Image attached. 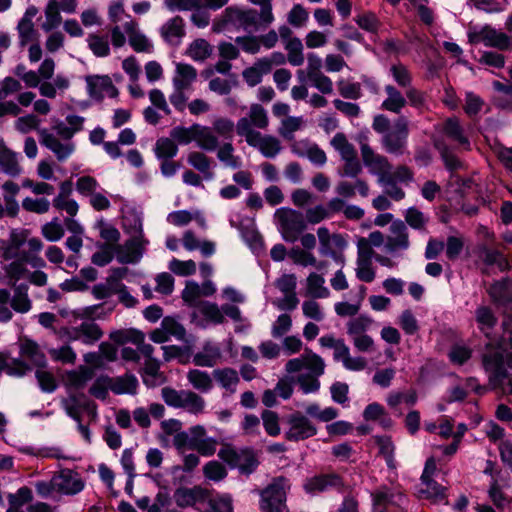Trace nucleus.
Instances as JSON below:
<instances>
[{
    "instance_id": "79ce46f5",
    "label": "nucleus",
    "mask_w": 512,
    "mask_h": 512,
    "mask_svg": "<svg viewBox=\"0 0 512 512\" xmlns=\"http://www.w3.org/2000/svg\"><path fill=\"white\" fill-rule=\"evenodd\" d=\"M11 308L17 313H27L32 308V301L28 295V286L20 284L14 287V294L10 300Z\"/></svg>"
},
{
    "instance_id": "dca6fc26",
    "label": "nucleus",
    "mask_w": 512,
    "mask_h": 512,
    "mask_svg": "<svg viewBox=\"0 0 512 512\" xmlns=\"http://www.w3.org/2000/svg\"><path fill=\"white\" fill-rule=\"evenodd\" d=\"M39 135L40 143L50 150L59 162L66 161L75 152L76 146L73 141L58 138L47 129H42Z\"/></svg>"
},
{
    "instance_id": "1a4fd4ad",
    "label": "nucleus",
    "mask_w": 512,
    "mask_h": 512,
    "mask_svg": "<svg viewBox=\"0 0 512 512\" xmlns=\"http://www.w3.org/2000/svg\"><path fill=\"white\" fill-rule=\"evenodd\" d=\"M22 81L29 88L38 87L40 95L49 99H54L57 96V91L63 92L70 86L69 79L63 74H58L53 79V82L42 81L38 72L33 70L25 73Z\"/></svg>"
},
{
    "instance_id": "7ed1b4c3",
    "label": "nucleus",
    "mask_w": 512,
    "mask_h": 512,
    "mask_svg": "<svg viewBox=\"0 0 512 512\" xmlns=\"http://www.w3.org/2000/svg\"><path fill=\"white\" fill-rule=\"evenodd\" d=\"M37 495L41 498H56L57 496H74L85 488L81 474L70 468L56 471L50 480L37 481L34 484Z\"/></svg>"
},
{
    "instance_id": "4be33fe9",
    "label": "nucleus",
    "mask_w": 512,
    "mask_h": 512,
    "mask_svg": "<svg viewBox=\"0 0 512 512\" xmlns=\"http://www.w3.org/2000/svg\"><path fill=\"white\" fill-rule=\"evenodd\" d=\"M389 235L385 242L387 252L394 253L409 247L407 227L401 220L394 221L389 227Z\"/></svg>"
},
{
    "instance_id": "4c0bfd02",
    "label": "nucleus",
    "mask_w": 512,
    "mask_h": 512,
    "mask_svg": "<svg viewBox=\"0 0 512 512\" xmlns=\"http://www.w3.org/2000/svg\"><path fill=\"white\" fill-rule=\"evenodd\" d=\"M306 295L314 299H324L330 296L322 275L312 272L306 279Z\"/></svg>"
},
{
    "instance_id": "bb28decb",
    "label": "nucleus",
    "mask_w": 512,
    "mask_h": 512,
    "mask_svg": "<svg viewBox=\"0 0 512 512\" xmlns=\"http://www.w3.org/2000/svg\"><path fill=\"white\" fill-rule=\"evenodd\" d=\"M229 0H194V25L206 27L210 21L207 10H218Z\"/></svg>"
},
{
    "instance_id": "603ef678",
    "label": "nucleus",
    "mask_w": 512,
    "mask_h": 512,
    "mask_svg": "<svg viewBox=\"0 0 512 512\" xmlns=\"http://www.w3.org/2000/svg\"><path fill=\"white\" fill-rule=\"evenodd\" d=\"M289 258L296 265H300L303 267L314 266L317 269H322L324 266L322 263H318L315 256L299 247L292 248L288 253Z\"/></svg>"
},
{
    "instance_id": "b1692460",
    "label": "nucleus",
    "mask_w": 512,
    "mask_h": 512,
    "mask_svg": "<svg viewBox=\"0 0 512 512\" xmlns=\"http://www.w3.org/2000/svg\"><path fill=\"white\" fill-rule=\"evenodd\" d=\"M340 486H342V481L340 477L335 474L314 476L306 479L303 484L305 492L310 495H316Z\"/></svg>"
},
{
    "instance_id": "2f4dec72",
    "label": "nucleus",
    "mask_w": 512,
    "mask_h": 512,
    "mask_svg": "<svg viewBox=\"0 0 512 512\" xmlns=\"http://www.w3.org/2000/svg\"><path fill=\"white\" fill-rule=\"evenodd\" d=\"M164 402L173 408H188L192 405V392L164 387L161 390Z\"/></svg>"
},
{
    "instance_id": "9d476101",
    "label": "nucleus",
    "mask_w": 512,
    "mask_h": 512,
    "mask_svg": "<svg viewBox=\"0 0 512 512\" xmlns=\"http://www.w3.org/2000/svg\"><path fill=\"white\" fill-rule=\"evenodd\" d=\"M408 135V120L405 117H399L392 129L383 135L382 146L390 154L401 155L406 148Z\"/></svg>"
},
{
    "instance_id": "a878e982",
    "label": "nucleus",
    "mask_w": 512,
    "mask_h": 512,
    "mask_svg": "<svg viewBox=\"0 0 512 512\" xmlns=\"http://www.w3.org/2000/svg\"><path fill=\"white\" fill-rule=\"evenodd\" d=\"M160 34L168 44L179 45L185 36V24L182 17L175 16L166 21L160 28Z\"/></svg>"
},
{
    "instance_id": "7c9ffc66",
    "label": "nucleus",
    "mask_w": 512,
    "mask_h": 512,
    "mask_svg": "<svg viewBox=\"0 0 512 512\" xmlns=\"http://www.w3.org/2000/svg\"><path fill=\"white\" fill-rule=\"evenodd\" d=\"M194 309L197 310L198 314L203 317L207 323L219 325L225 322L222 306L220 307L214 302L194 301Z\"/></svg>"
},
{
    "instance_id": "473e14b6",
    "label": "nucleus",
    "mask_w": 512,
    "mask_h": 512,
    "mask_svg": "<svg viewBox=\"0 0 512 512\" xmlns=\"http://www.w3.org/2000/svg\"><path fill=\"white\" fill-rule=\"evenodd\" d=\"M384 91L387 97L383 100L381 108L399 114L407 104L405 96L392 84L386 85Z\"/></svg>"
},
{
    "instance_id": "c9c22d12",
    "label": "nucleus",
    "mask_w": 512,
    "mask_h": 512,
    "mask_svg": "<svg viewBox=\"0 0 512 512\" xmlns=\"http://www.w3.org/2000/svg\"><path fill=\"white\" fill-rule=\"evenodd\" d=\"M194 142L206 151H214L218 147V139L208 126L194 124Z\"/></svg>"
},
{
    "instance_id": "69168bd1",
    "label": "nucleus",
    "mask_w": 512,
    "mask_h": 512,
    "mask_svg": "<svg viewBox=\"0 0 512 512\" xmlns=\"http://www.w3.org/2000/svg\"><path fill=\"white\" fill-rule=\"evenodd\" d=\"M331 145L340 154L342 159L357 154L354 146L343 133H336L331 140Z\"/></svg>"
},
{
    "instance_id": "3c124183",
    "label": "nucleus",
    "mask_w": 512,
    "mask_h": 512,
    "mask_svg": "<svg viewBox=\"0 0 512 512\" xmlns=\"http://www.w3.org/2000/svg\"><path fill=\"white\" fill-rule=\"evenodd\" d=\"M284 48L287 51V60L292 66H300L304 63L303 44L298 37L286 41Z\"/></svg>"
},
{
    "instance_id": "f03ea898",
    "label": "nucleus",
    "mask_w": 512,
    "mask_h": 512,
    "mask_svg": "<svg viewBox=\"0 0 512 512\" xmlns=\"http://www.w3.org/2000/svg\"><path fill=\"white\" fill-rule=\"evenodd\" d=\"M324 359L306 348L299 357L288 360L285 364V371L289 374L306 370L307 373L298 377V384L305 394L316 393L320 388L319 377L325 372Z\"/></svg>"
},
{
    "instance_id": "423d86ee",
    "label": "nucleus",
    "mask_w": 512,
    "mask_h": 512,
    "mask_svg": "<svg viewBox=\"0 0 512 512\" xmlns=\"http://www.w3.org/2000/svg\"><path fill=\"white\" fill-rule=\"evenodd\" d=\"M291 488L289 479L280 476L260 491V509L262 512H284L287 510V493Z\"/></svg>"
},
{
    "instance_id": "aec40b11",
    "label": "nucleus",
    "mask_w": 512,
    "mask_h": 512,
    "mask_svg": "<svg viewBox=\"0 0 512 512\" xmlns=\"http://www.w3.org/2000/svg\"><path fill=\"white\" fill-rule=\"evenodd\" d=\"M103 336L98 324L92 320L83 321L79 326L71 328L68 332L70 340L81 341L86 345H92Z\"/></svg>"
},
{
    "instance_id": "72a5a7b5",
    "label": "nucleus",
    "mask_w": 512,
    "mask_h": 512,
    "mask_svg": "<svg viewBox=\"0 0 512 512\" xmlns=\"http://www.w3.org/2000/svg\"><path fill=\"white\" fill-rule=\"evenodd\" d=\"M0 169L10 177H17L22 173L18 155L0 143Z\"/></svg>"
},
{
    "instance_id": "58836bf2",
    "label": "nucleus",
    "mask_w": 512,
    "mask_h": 512,
    "mask_svg": "<svg viewBox=\"0 0 512 512\" xmlns=\"http://www.w3.org/2000/svg\"><path fill=\"white\" fill-rule=\"evenodd\" d=\"M63 407L67 415L76 422H80L81 411L83 409L89 410L96 414V406L92 405L88 400L81 402L80 398L77 395H70L69 398L64 400Z\"/></svg>"
},
{
    "instance_id": "cd10ccee",
    "label": "nucleus",
    "mask_w": 512,
    "mask_h": 512,
    "mask_svg": "<svg viewBox=\"0 0 512 512\" xmlns=\"http://www.w3.org/2000/svg\"><path fill=\"white\" fill-rule=\"evenodd\" d=\"M372 498L374 506L378 509L387 508L389 506L401 507L406 501L402 492L387 487L374 492Z\"/></svg>"
},
{
    "instance_id": "2eb2a0df",
    "label": "nucleus",
    "mask_w": 512,
    "mask_h": 512,
    "mask_svg": "<svg viewBox=\"0 0 512 512\" xmlns=\"http://www.w3.org/2000/svg\"><path fill=\"white\" fill-rule=\"evenodd\" d=\"M147 241L142 236L133 237L123 244L114 246L115 257L121 264H135L143 256Z\"/></svg>"
},
{
    "instance_id": "f257e3e1",
    "label": "nucleus",
    "mask_w": 512,
    "mask_h": 512,
    "mask_svg": "<svg viewBox=\"0 0 512 512\" xmlns=\"http://www.w3.org/2000/svg\"><path fill=\"white\" fill-rule=\"evenodd\" d=\"M362 161L369 173L377 176V183L385 194L395 201L404 199L405 192L398 184H409L414 179L413 172L405 165L398 166L392 171L389 160L376 153L368 144H361Z\"/></svg>"
},
{
    "instance_id": "c03bdc74",
    "label": "nucleus",
    "mask_w": 512,
    "mask_h": 512,
    "mask_svg": "<svg viewBox=\"0 0 512 512\" xmlns=\"http://www.w3.org/2000/svg\"><path fill=\"white\" fill-rule=\"evenodd\" d=\"M475 319L479 330L485 336H489L492 329L497 324V317L493 310L488 306H479L475 310Z\"/></svg>"
},
{
    "instance_id": "5fc2aeb1",
    "label": "nucleus",
    "mask_w": 512,
    "mask_h": 512,
    "mask_svg": "<svg viewBox=\"0 0 512 512\" xmlns=\"http://www.w3.org/2000/svg\"><path fill=\"white\" fill-rule=\"evenodd\" d=\"M214 377L223 388L231 392L235 391L239 382L238 373L232 368L217 369L214 371Z\"/></svg>"
},
{
    "instance_id": "a211bd4d",
    "label": "nucleus",
    "mask_w": 512,
    "mask_h": 512,
    "mask_svg": "<svg viewBox=\"0 0 512 512\" xmlns=\"http://www.w3.org/2000/svg\"><path fill=\"white\" fill-rule=\"evenodd\" d=\"M123 29L128 36L130 47L135 52L150 54L154 51L152 41L139 29L135 19L127 17V21L123 22Z\"/></svg>"
},
{
    "instance_id": "9b49d317",
    "label": "nucleus",
    "mask_w": 512,
    "mask_h": 512,
    "mask_svg": "<svg viewBox=\"0 0 512 512\" xmlns=\"http://www.w3.org/2000/svg\"><path fill=\"white\" fill-rule=\"evenodd\" d=\"M218 455L228 465L238 468L240 473L246 475L253 473L259 464L256 456L252 452H239L230 446L221 448Z\"/></svg>"
},
{
    "instance_id": "864d4df0",
    "label": "nucleus",
    "mask_w": 512,
    "mask_h": 512,
    "mask_svg": "<svg viewBox=\"0 0 512 512\" xmlns=\"http://www.w3.org/2000/svg\"><path fill=\"white\" fill-rule=\"evenodd\" d=\"M89 49L96 57H107L110 54V45L107 36L89 34L87 37Z\"/></svg>"
},
{
    "instance_id": "774afa93",
    "label": "nucleus",
    "mask_w": 512,
    "mask_h": 512,
    "mask_svg": "<svg viewBox=\"0 0 512 512\" xmlns=\"http://www.w3.org/2000/svg\"><path fill=\"white\" fill-rule=\"evenodd\" d=\"M354 21L361 29L370 33H377L380 27V21L378 17L375 13L370 11L358 14Z\"/></svg>"
},
{
    "instance_id": "c756f323",
    "label": "nucleus",
    "mask_w": 512,
    "mask_h": 512,
    "mask_svg": "<svg viewBox=\"0 0 512 512\" xmlns=\"http://www.w3.org/2000/svg\"><path fill=\"white\" fill-rule=\"evenodd\" d=\"M292 151L300 157H307L313 164L323 166L327 157L325 152L316 144L300 141L292 146Z\"/></svg>"
},
{
    "instance_id": "20e7f679",
    "label": "nucleus",
    "mask_w": 512,
    "mask_h": 512,
    "mask_svg": "<svg viewBox=\"0 0 512 512\" xmlns=\"http://www.w3.org/2000/svg\"><path fill=\"white\" fill-rule=\"evenodd\" d=\"M483 367L493 386H500L505 380L509 386L512 379V353L505 355L504 350L500 348L488 350L483 355Z\"/></svg>"
},
{
    "instance_id": "680f3d73",
    "label": "nucleus",
    "mask_w": 512,
    "mask_h": 512,
    "mask_svg": "<svg viewBox=\"0 0 512 512\" xmlns=\"http://www.w3.org/2000/svg\"><path fill=\"white\" fill-rule=\"evenodd\" d=\"M376 443L379 447V453L384 457L387 466L390 469L396 468L394 459L395 446L390 437L380 436L376 438Z\"/></svg>"
},
{
    "instance_id": "4d7b16f0",
    "label": "nucleus",
    "mask_w": 512,
    "mask_h": 512,
    "mask_svg": "<svg viewBox=\"0 0 512 512\" xmlns=\"http://www.w3.org/2000/svg\"><path fill=\"white\" fill-rule=\"evenodd\" d=\"M217 158L232 169L240 168L242 165L241 157L234 154V147L231 143H225L218 149Z\"/></svg>"
},
{
    "instance_id": "e433bc0d",
    "label": "nucleus",
    "mask_w": 512,
    "mask_h": 512,
    "mask_svg": "<svg viewBox=\"0 0 512 512\" xmlns=\"http://www.w3.org/2000/svg\"><path fill=\"white\" fill-rule=\"evenodd\" d=\"M221 357L220 347L212 342H207L201 351L194 354V364L198 366L212 367Z\"/></svg>"
},
{
    "instance_id": "37998d69",
    "label": "nucleus",
    "mask_w": 512,
    "mask_h": 512,
    "mask_svg": "<svg viewBox=\"0 0 512 512\" xmlns=\"http://www.w3.org/2000/svg\"><path fill=\"white\" fill-rule=\"evenodd\" d=\"M269 73V64L265 60L257 59L254 64L243 70L244 81L250 87L258 85L264 75Z\"/></svg>"
},
{
    "instance_id": "c85d7f7f",
    "label": "nucleus",
    "mask_w": 512,
    "mask_h": 512,
    "mask_svg": "<svg viewBox=\"0 0 512 512\" xmlns=\"http://www.w3.org/2000/svg\"><path fill=\"white\" fill-rule=\"evenodd\" d=\"M90 95L97 99L116 97L118 90L108 76H96L88 79Z\"/></svg>"
},
{
    "instance_id": "de8ad7c7",
    "label": "nucleus",
    "mask_w": 512,
    "mask_h": 512,
    "mask_svg": "<svg viewBox=\"0 0 512 512\" xmlns=\"http://www.w3.org/2000/svg\"><path fill=\"white\" fill-rule=\"evenodd\" d=\"M389 75L398 87L406 89L413 82L411 71L401 62L394 63L389 68Z\"/></svg>"
},
{
    "instance_id": "f3484780",
    "label": "nucleus",
    "mask_w": 512,
    "mask_h": 512,
    "mask_svg": "<svg viewBox=\"0 0 512 512\" xmlns=\"http://www.w3.org/2000/svg\"><path fill=\"white\" fill-rule=\"evenodd\" d=\"M241 125L245 126L246 130L251 133H260L256 129L265 130L269 126V117L267 110L260 104H252L249 108L248 115L241 117L236 123V132L239 136L243 137Z\"/></svg>"
},
{
    "instance_id": "ddd939ff",
    "label": "nucleus",
    "mask_w": 512,
    "mask_h": 512,
    "mask_svg": "<svg viewBox=\"0 0 512 512\" xmlns=\"http://www.w3.org/2000/svg\"><path fill=\"white\" fill-rule=\"evenodd\" d=\"M241 131L246 143L256 148L264 157L274 158L280 153L282 147L276 137L263 135L262 133H251L243 125H241Z\"/></svg>"
},
{
    "instance_id": "09e8293b",
    "label": "nucleus",
    "mask_w": 512,
    "mask_h": 512,
    "mask_svg": "<svg viewBox=\"0 0 512 512\" xmlns=\"http://www.w3.org/2000/svg\"><path fill=\"white\" fill-rule=\"evenodd\" d=\"M478 252L479 257L487 266L496 265L501 270H504L508 265L504 255L496 249H491L486 245H481L478 247Z\"/></svg>"
},
{
    "instance_id": "0e129e2a",
    "label": "nucleus",
    "mask_w": 512,
    "mask_h": 512,
    "mask_svg": "<svg viewBox=\"0 0 512 512\" xmlns=\"http://www.w3.org/2000/svg\"><path fill=\"white\" fill-rule=\"evenodd\" d=\"M22 187L29 189L36 196H52L55 193V187L44 181H34L26 178L22 181Z\"/></svg>"
},
{
    "instance_id": "f8f14e48",
    "label": "nucleus",
    "mask_w": 512,
    "mask_h": 512,
    "mask_svg": "<svg viewBox=\"0 0 512 512\" xmlns=\"http://www.w3.org/2000/svg\"><path fill=\"white\" fill-rule=\"evenodd\" d=\"M189 457H186V469L175 468L173 471V481L177 488L173 494V499L178 507L186 508L192 505L191 484L192 471L190 470Z\"/></svg>"
},
{
    "instance_id": "bf43d9fd",
    "label": "nucleus",
    "mask_w": 512,
    "mask_h": 512,
    "mask_svg": "<svg viewBox=\"0 0 512 512\" xmlns=\"http://www.w3.org/2000/svg\"><path fill=\"white\" fill-rule=\"evenodd\" d=\"M100 187V183L97 179L90 175L80 176L75 182L77 193L86 198H89L96 190H99Z\"/></svg>"
},
{
    "instance_id": "0eeeda50",
    "label": "nucleus",
    "mask_w": 512,
    "mask_h": 512,
    "mask_svg": "<svg viewBox=\"0 0 512 512\" xmlns=\"http://www.w3.org/2000/svg\"><path fill=\"white\" fill-rule=\"evenodd\" d=\"M228 26L242 28L247 32L258 31L261 27L265 28L256 10L242 9L233 6L225 9L222 15V22L215 23L214 30L221 31Z\"/></svg>"
},
{
    "instance_id": "393cba45",
    "label": "nucleus",
    "mask_w": 512,
    "mask_h": 512,
    "mask_svg": "<svg viewBox=\"0 0 512 512\" xmlns=\"http://www.w3.org/2000/svg\"><path fill=\"white\" fill-rule=\"evenodd\" d=\"M320 247L319 252L323 256H330L335 258V248L343 249L346 246V241L341 234H330L328 228L320 227L317 230Z\"/></svg>"
},
{
    "instance_id": "4468645a",
    "label": "nucleus",
    "mask_w": 512,
    "mask_h": 512,
    "mask_svg": "<svg viewBox=\"0 0 512 512\" xmlns=\"http://www.w3.org/2000/svg\"><path fill=\"white\" fill-rule=\"evenodd\" d=\"M288 430L285 438L289 441H300L313 437L317 433L316 426L299 412L291 414L288 419Z\"/></svg>"
},
{
    "instance_id": "39448f33",
    "label": "nucleus",
    "mask_w": 512,
    "mask_h": 512,
    "mask_svg": "<svg viewBox=\"0 0 512 512\" xmlns=\"http://www.w3.org/2000/svg\"><path fill=\"white\" fill-rule=\"evenodd\" d=\"M172 85L173 90L169 95V101L173 107L179 112H183L187 107L192 110V104L188 103L192 86V67L188 64L177 63Z\"/></svg>"
},
{
    "instance_id": "338daca9",
    "label": "nucleus",
    "mask_w": 512,
    "mask_h": 512,
    "mask_svg": "<svg viewBox=\"0 0 512 512\" xmlns=\"http://www.w3.org/2000/svg\"><path fill=\"white\" fill-rule=\"evenodd\" d=\"M302 125V117H286L281 121V126L279 127V134L287 140H292L294 138V133L298 131L302 127Z\"/></svg>"
},
{
    "instance_id": "6e6552de",
    "label": "nucleus",
    "mask_w": 512,
    "mask_h": 512,
    "mask_svg": "<svg viewBox=\"0 0 512 512\" xmlns=\"http://www.w3.org/2000/svg\"><path fill=\"white\" fill-rule=\"evenodd\" d=\"M274 217L283 239L287 242L297 241L306 229L304 215L297 210L282 207L275 211Z\"/></svg>"
},
{
    "instance_id": "f704fd0d",
    "label": "nucleus",
    "mask_w": 512,
    "mask_h": 512,
    "mask_svg": "<svg viewBox=\"0 0 512 512\" xmlns=\"http://www.w3.org/2000/svg\"><path fill=\"white\" fill-rule=\"evenodd\" d=\"M443 132L449 139L464 149L468 150L470 148V141L457 118H448L443 124Z\"/></svg>"
},
{
    "instance_id": "5701e85b",
    "label": "nucleus",
    "mask_w": 512,
    "mask_h": 512,
    "mask_svg": "<svg viewBox=\"0 0 512 512\" xmlns=\"http://www.w3.org/2000/svg\"><path fill=\"white\" fill-rule=\"evenodd\" d=\"M473 41L482 43L487 47H495L501 50L507 49L512 42L511 38L507 34L490 26L483 27L477 34H475Z\"/></svg>"
},
{
    "instance_id": "8fccbe9b",
    "label": "nucleus",
    "mask_w": 512,
    "mask_h": 512,
    "mask_svg": "<svg viewBox=\"0 0 512 512\" xmlns=\"http://www.w3.org/2000/svg\"><path fill=\"white\" fill-rule=\"evenodd\" d=\"M92 378L93 370L86 366H81L79 369L70 371L66 374L67 385L74 389L83 388Z\"/></svg>"
},
{
    "instance_id": "412c9836",
    "label": "nucleus",
    "mask_w": 512,
    "mask_h": 512,
    "mask_svg": "<svg viewBox=\"0 0 512 512\" xmlns=\"http://www.w3.org/2000/svg\"><path fill=\"white\" fill-rule=\"evenodd\" d=\"M19 353L21 356L20 360L24 363V360H27L32 366L37 368H44L47 364L45 353L39 344L30 338L24 337L20 339Z\"/></svg>"
},
{
    "instance_id": "e2e57ef3",
    "label": "nucleus",
    "mask_w": 512,
    "mask_h": 512,
    "mask_svg": "<svg viewBox=\"0 0 512 512\" xmlns=\"http://www.w3.org/2000/svg\"><path fill=\"white\" fill-rule=\"evenodd\" d=\"M373 320L366 314L359 315L358 317L352 318L347 323V334L352 338L357 335L365 334L368 328L371 326Z\"/></svg>"
},
{
    "instance_id": "6ab92c4d",
    "label": "nucleus",
    "mask_w": 512,
    "mask_h": 512,
    "mask_svg": "<svg viewBox=\"0 0 512 512\" xmlns=\"http://www.w3.org/2000/svg\"><path fill=\"white\" fill-rule=\"evenodd\" d=\"M200 497H202V490L194 487V506H203V512H232L233 510L232 499L229 495L209 496L207 500L203 501L199 500ZM197 509L200 510L202 507L197 506Z\"/></svg>"
},
{
    "instance_id": "49530a36",
    "label": "nucleus",
    "mask_w": 512,
    "mask_h": 512,
    "mask_svg": "<svg viewBox=\"0 0 512 512\" xmlns=\"http://www.w3.org/2000/svg\"><path fill=\"white\" fill-rule=\"evenodd\" d=\"M45 21L42 23L41 28L45 32H50L56 29L62 23V16L58 9V0H49L45 10Z\"/></svg>"
},
{
    "instance_id": "052dcab7",
    "label": "nucleus",
    "mask_w": 512,
    "mask_h": 512,
    "mask_svg": "<svg viewBox=\"0 0 512 512\" xmlns=\"http://www.w3.org/2000/svg\"><path fill=\"white\" fill-rule=\"evenodd\" d=\"M50 207L51 202L46 197H26L22 200V208L29 213L45 214Z\"/></svg>"
},
{
    "instance_id": "a18cd8bd",
    "label": "nucleus",
    "mask_w": 512,
    "mask_h": 512,
    "mask_svg": "<svg viewBox=\"0 0 512 512\" xmlns=\"http://www.w3.org/2000/svg\"><path fill=\"white\" fill-rule=\"evenodd\" d=\"M355 273L360 281L366 283H370L375 279L376 273L372 265L371 256L368 253H359Z\"/></svg>"
},
{
    "instance_id": "6e6d98bb",
    "label": "nucleus",
    "mask_w": 512,
    "mask_h": 512,
    "mask_svg": "<svg viewBox=\"0 0 512 512\" xmlns=\"http://www.w3.org/2000/svg\"><path fill=\"white\" fill-rule=\"evenodd\" d=\"M322 59L315 53H309L307 56V66L305 69L297 71V78L300 83H306V78L322 73Z\"/></svg>"
},
{
    "instance_id": "ea45409f",
    "label": "nucleus",
    "mask_w": 512,
    "mask_h": 512,
    "mask_svg": "<svg viewBox=\"0 0 512 512\" xmlns=\"http://www.w3.org/2000/svg\"><path fill=\"white\" fill-rule=\"evenodd\" d=\"M217 444L214 438L206 437L203 427L194 426V450L203 456H210L216 451Z\"/></svg>"
},
{
    "instance_id": "a19ab883",
    "label": "nucleus",
    "mask_w": 512,
    "mask_h": 512,
    "mask_svg": "<svg viewBox=\"0 0 512 512\" xmlns=\"http://www.w3.org/2000/svg\"><path fill=\"white\" fill-rule=\"evenodd\" d=\"M110 390L115 394H135L138 387V380L132 374H125L119 377H110Z\"/></svg>"
},
{
    "instance_id": "13d9d810",
    "label": "nucleus",
    "mask_w": 512,
    "mask_h": 512,
    "mask_svg": "<svg viewBox=\"0 0 512 512\" xmlns=\"http://www.w3.org/2000/svg\"><path fill=\"white\" fill-rule=\"evenodd\" d=\"M154 152L158 159L168 160L177 155L178 148L171 138L162 137L156 141Z\"/></svg>"
}]
</instances>
